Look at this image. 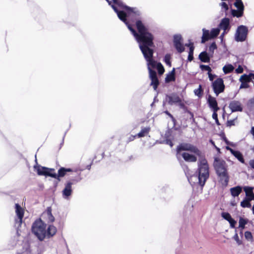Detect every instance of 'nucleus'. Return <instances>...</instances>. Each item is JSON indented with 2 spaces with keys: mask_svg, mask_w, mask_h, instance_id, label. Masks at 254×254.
Segmentation results:
<instances>
[{
  "mask_svg": "<svg viewBox=\"0 0 254 254\" xmlns=\"http://www.w3.org/2000/svg\"><path fill=\"white\" fill-rule=\"evenodd\" d=\"M127 26L128 29L135 37L139 44V48L142 53L145 59L147 62L148 69L149 77L151 80L150 83L155 90L159 85V79L157 76V72L159 73V63L153 59V36L149 32L148 28L142 23L141 20H137L135 22L138 33L133 28V24L129 23V19L132 17H118Z\"/></svg>",
  "mask_w": 254,
  "mask_h": 254,
  "instance_id": "1",
  "label": "nucleus"
},
{
  "mask_svg": "<svg viewBox=\"0 0 254 254\" xmlns=\"http://www.w3.org/2000/svg\"><path fill=\"white\" fill-rule=\"evenodd\" d=\"M177 157L181 156L183 159L188 162H195L197 156L200 157L201 151L195 146L189 143H180L177 147Z\"/></svg>",
  "mask_w": 254,
  "mask_h": 254,
  "instance_id": "2",
  "label": "nucleus"
},
{
  "mask_svg": "<svg viewBox=\"0 0 254 254\" xmlns=\"http://www.w3.org/2000/svg\"><path fill=\"white\" fill-rule=\"evenodd\" d=\"M198 167V176L196 175L191 176L190 177L188 176V179L192 185L197 184L203 187L209 176V167L206 160L204 158L200 159Z\"/></svg>",
  "mask_w": 254,
  "mask_h": 254,
  "instance_id": "3",
  "label": "nucleus"
},
{
  "mask_svg": "<svg viewBox=\"0 0 254 254\" xmlns=\"http://www.w3.org/2000/svg\"><path fill=\"white\" fill-rule=\"evenodd\" d=\"M214 167L217 175L220 178V181L222 184L225 186H227L229 178L225 161L222 159L216 158L214 162Z\"/></svg>",
  "mask_w": 254,
  "mask_h": 254,
  "instance_id": "4",
  "label": "nucleus"
},
{
  "mask_svg": "<svg viewBox=\"0 0 254 254\" xmlns=\"http://www.w3.org/2000/svg\"><path fill=\"white\" fill-rule=\"evenodd\" d=\"M122 5L116 4L114 3L112 7L117 13V16H139L140 11L136 7H130L127 6L121 1Z\"/></svg>",
  "mask_w": 254,
  "mask_h": 254,
  "instance_id": "5",
  "label": "nucleus"
},
{
  "mask_svg": "<svg viewBox=\"0 0 254 254\" xmlns=\"http://www.w3.org/2000/svg\"><path fill=\"white\" fill-rule=\"evenodd\" d=\"M32 232L41 240H43L46 236V225L41 220L35 221L32 226Z\"/></svg>",
  "mask_w": 254,
  "mask_h": 254,
  "instance_id": "6",
  "label": "nucleus"
},
{
  "mask_svg": "<svg viewBox=\"0 0 254 254\" xmlns=\"http://www.w3.org/2000/svg\"><path fill=\"white\" fill-rule=\"evenodd\" d=\"M202 32L203 34L201 37V43H204L208 40L215 38L219 34L220 29L219 28H213L210 32L209 30L203 28Z\"/></svg>",
  "mask_w": 254,
  "mask_h": 254,
  "instance_id": "7",
  "label": "nucleus"
},
{
  "mask_svg": "<svg viewBox=\"0 0 254 254\" xmlns=\"http://www.w3.org/2000/svg\"><path fill=\"white\" fill-rule=\"evenodd\" d=\"M248 32V28L246 26L241 25L237 28L235 39L237 42H243L246 40Z\"/></svg>",
  "mask_w": 254,
  "mask_h": 254,
  "instance_id": "8",
  "label": "nucleus"
},
{
  "mask_svg": "<svg viewBox=\"0 0 254 254\" xmlns=\"http://www.w3.org/2000/svg\"><path fill=\"white\" fill-rule=\"evenodd\" d=\"M36 165L34 166L35 171H36L37 174L39 176H52V173L55 171L54 169L48 168L38 165L37 164V159H35Z\"/></svg>",
  "mask_w": 254,
  "mask_h": 254,
  "instance_id": "9",
  "label": "nucleus"
},
{
  "mask_svg": "<svg viewBox=\"0 0 254 254\" xmlns=\"http://www.w3.org/2000/svg\"><path fill=\"white\" fill-rule=\"evenodd\" d=\"M212 86L213 91L217 96L223 92L225 89L223 80L221 78H218L212 82Z\"/></svg>",
  "mask_w": 254,
  "mask_h": 254,
  "instance_id": "10",
  "label": "nucleus"
},
{
  "mask_svg": "<svg viewBox=\"0 0 254 254\" xmlns=\"http://www.w3.org/2000/svg\"><path fill=\"white\" fill-rule=\"evenodd\" d=\"M173 43L175 48L179 53H181L185 51L183 38L180 34H176L174 36Z\"/></svg>",
  "mask_w": 254,
  "mask_h": 254,
  "instance_id": "11",
  "label": "nucleus"
},
{
  "mask_svg": "<svg viewBox=\"0 0 254 254\" xmlns=\"http://www.w3.org/2000/svg\"><path fill=\"white\" fill-rule=\"evenodd\" d=\"M166 101L168 102L170 105L178 104L182 108L184 106V104L182 102V99L176 94H172L169 95H167L166 97Z\"/></svg>",
  "mask_w": 254,
  "mask_h": 254,
  "instance_id": "12",
  "label": "nucleus"
},
{
  "mask_svg": "<svg viewBox=\"0 0 254 254\" xmlns=\"http://www.w3.org/2000/svg\"><path fill=\"white\" fill-rule=\"evenodd\" d=\"M15 212L18 217L17 219H16L15 220V223H18V226H20L22 223V219L24 216V210L20 206V205L18 203H16L15 204Z\"/></svg>",
  "mask_w": 254,
  "mask_h": 254,
  "instance_id": "13",
  "label": "nucleus"
},
{
  "mask_svg": "<svg viewBox=\"0 0 254 254\" xmlns=\"http://www.w3.org/2000/svg\"><path fill=\"white\" fill-rule=\"evenodd\" d=\"M72 170L70 168H65L64 167H61L58 170V174L57 175L54 172L52 173L51 177L57 179L59 181H60V177H63L65 176L67 172H71Z\"/></svg>",
  "mask_w": 254,
  "mask_h": 254,
  "instance_id": "14",
  "label": "nucleus"
},
{
  "mask_svg": "<svg viewBox=\"0 0 254 254\" xmlns=\"http://www.w3.org/2000/svg\"><path fill=\"white\" fill-rule=\"evenodd\" d=\"M72 184L73 183L71 181H69L65 184V187L62 191L63 197L64 198L67 199L71 194L72 192L71 186Z\"/></svg>",
  "mask_w": 254,
  "mask_h": 254,
  "instance_id": "15",
  "label": "nucleus"
},
{
  "mask_svg": "<svg viewBox=\"0 0 254 254\" xmlns=\"http://www.w3.org/2000/svg\"><path fill=\"white\" fill-rule=\"evenodd\" d=\"M208 103L209 107L212 110L213 112H217L219 110L218 107L217 102L214 97L209 96L208 99Z\"/></svg>",
  "mask_w": 254,
  "mask_h": 254,
  "instance_id": "16",
  "label": "nucleus"
},
{
  "mask_svg": "<svg viewBox=\"0 0 254 254\" xmlns=\"http://www.w3.org/2000/svg\"><path fill=\"white\" fill-rule=\"evenodd\" d=\"M229 107L232 112L242 111L241 103L237 101H231L229 104Z\"/></svg>",
  "mask_w": 254,
  "mask_h": 254,
  "instance_id": "17",
  "label": "nucleus"
},
{
  "mask_svg": "<svg viewBox=\"0 0 254 254\" xmlns=\"http://www.w3.org/2000/svg\"><path fill=\"white\" fill-rule=\"evenodd\" d=\"M219 6L221 7V11L222 12H225V14L226 15V16H227L228 14L229 11H230V12L231 13V14H232L231 10V9H233L232 8V4H230V6L229 7V5L226 2H221L219 3ZM231 16H232V15H231Z\"/></svg>",
  "mask_w": 254,
  "mask_h": 254,
  "instance_id": "18",
  "label": "nucleus"
},
{
  "mask_svg": "<svg viewBox=\"0 0 254 254\" xmlns=\"http://www.w3.org/2000/svg\"><path fill=\"white\" fill-rule=\"evenodd\" d=\"M226 149L228 150H229L231 153L236 157L237 158L241 163H244L245 161L243 158V155L242 153L238 151H235L231 148L230 147L227 146Z\"/></svg>",
  "mask_w": 254,
  "mask_h": 254,
  "instance_id": "19",
  "label": "nucleus"
},
{
  "mask_svg": "<svg viewBox=\"0 0 254 254\" xmlns=\"http://www.w3.org/2000/svg\"><path fill=\"white\" fill-rule=\"evenodd\" d=\"M219 27L224 31L229 30L230 29L229 19L226 17L223 18L219 24Z\"/></svg>",
  "mask_w": 254,
  "mask_h": 254,
  "instance_id": "20",
  "label": "nucleus"
},
{
  "mask_svg": "<svg viewBox=\"0 0 254 254\" xmlns=\"http://www.w3.org/2000/svg\"><path fill=\"white\" fill-rule=\"evenodd\" d=\"M175 80V69L173 68L172 70L169 72L167 75L165 79V83H169Z\"/></svg>",
  "mask_w": 254,
  "mask_h": 254,
  "instance_id": "21",
  "label": "nucleus"
},
{
  "mask_svg": "<svg viewBox=\"0 0 254 254\" xmlns=\"http://www.w3.org/2000/svg\"><path fill=\"white\" fill-rule=\"evenodd\" d=\"M210 56L206 52H202L199 55L200 60L204 63H209L210 62Z\"/></svg>",
  "mask_w": 254,
  "mask_h": 254,
  "instance_id": "22",
  "label": "nucleus"
},
{
  "mask_svg": "<svg viewBox=\"0 0 254 254\" xmlns=\"http://www.w3.org/2000/svg\"><path fill=\"white\" fill-rule=\"evenodd\" d=\"M57 232V228L53 225H50L46 231V236L49 238L54 236Z\"/></svg>",
  "mask_w": 254,
  "mask_h": 254,
  "instance_id": "23",
  "label": "nucleus"
},
{
  "mask_svg": "<svg viewBox=\"0 0 254 254\" xmlns=\"http://www.w3.org/2000/svg\"><path fill=\"white\" fill-rule=\"evenodd\" d=\"M244 190L246 192L247 196H248V198H250V200L254 199V193H253V188L249 187H245L244 188Z\"/></svg>",
  "mask_w": 254,
  "mask_h": 254,
  "instance_id": "24",
  "label": "nucleus"
},
{
  "mask_svg": "<svg viewBox=\"0 0 254 254\" xmlns=\"http://www.w3.org/2000/svg\"><path fill=\"white\" fill-rule=\"evenodd\" d=\"M150 130V128L149 127H142L140 131L136 134V136L138 138L144 137L148 134Z\"/></svg>",
  "mask_w": 254,
  "mask_h": 254,
  "instance_id": "25",
  "label": "nucleus"
},
{
  "mask_svg": "<svg viewBox=\"0 0 254 254\" xmlns=\"http://www.w3.org/2000/svg\"><path fill=\"white\" fill-rule=\"evenodd\" d=\"M242 190V188L240 186H237L230 189L231 193L234 197L238 196L241 193Z\"/></svg>",
  "mask_w": 254,
  "mask_h": 254,
  "instance_id": "26",
  "label": "nucleus"
},
{
  "mask_svg": "<svg viewBox=\"0 0 254 254\" xmlns=\"http://www.w3.org/2000/svg\"><path fill=\"white\" fill-rule=\"evenodd\" d=\"M234 69V66L232 64H229L223 66V71L225 74H227L232 71Z\"/></svg>",
  "mask_w": 254,
  "mask_h": 254,
  "instance_id": "27",
  "label": "nucleus"
},
{
  "mask_svg": "<svg viewBox=\"0 0 254 254\" xmlns=\"http://www.w3.org/2000/svg\"><path fill=\"white\" fill-rule=\"evenodd\" d=\"M217 49V46L215 42H213L209 47L208 54L210 56H212L215 50Z\"/></svg>",
  "mask_w": 254,
  "mask_h": 254,
  "instance_id": "28",
  "label": "nucleus"
},
{
  "mask_svg": "<svg viewBox=\"0 0 254 254\" xmlns=\"http://www.w3.org/2000/svg\"><path fill=\"white\" fill-rule=\"evenodd\" d=\"M251 200H250V198H248L244 200L241 202V206L244 208L248 207L249 208L251 207V205L250 203V201Z\"/></svg>",
  "mask_w": 254,
  "mask_h": 254,
  "instance_id": "29",
  "label": "nucleus"
},
{
  "mask_svg": "<svg viewBox=\"0 0 254 254\" xmlns=\"http://www.w3.org/2000/svg\"><path fill=\"white\" fill-rule=\"evenodd\" d=\"M247 222L248 220L240 217L239 221V227L243 229Z\"/></svg>",
  "mask_w": 254,
  "mask_h": 254,
  "instance_id": "30",
  "label": "nucleus"
},
{
  "mask_svg": "<svg viewBox=\"0 0 254 254\" xmlns=\"http://www.w3.org/2000/svg\"><path fill=\"white\" fill-rule=\"evenodd\" d=\"M240 81H243V82H246L251 81L249 74V75H247V74L242 75L240 78Z\"/></svg>",
  "mask_w": 254,
  "mask_h": 254,
  "instance_id": "31",
  "label": "nucleus"
},
{
  "mask_svg": "<svg viewBox=\"0 0 254 254\" xmlns=\"http://www.w3.org/2000/svg\"><path fill=\"white\" fill-rule=\"evenodd\" d=\"M245 237L249 241H253V236L252 233L249 231L245 233Z\"/></svg>",
  "mask_w": 254,
  "mask_h": 254,
  "instance_id": "32",
  "label": "nucleus"
},
{
  "mask_svg": "<svg viewBox=\"0 0 254 254\" xmlns=\"http://www.w3.org/2000/svg\"><path fill=\"white\" fill-rule=\"evenodd\" d=\"M221 215L224 219L227 220L228 221L232 218L230 214L227 212H223L222 213Z\"/></svg>",
  "mask_w": 254,
  "mask_h": 254,
  "instance_id": "33",
  "label": "nucleus"
},
{
  "mask_svg": "<svg viewBox=\"0 0 254 254\" xmlns=\"http://www.w3.org/2000/svg\"><path fill=\"white\" fill-rule=\"evenodd\" d=\"M170 56L169 55H166L164 58V61L167 65L169 67L171 66V63L170 62Z\"/></svg>",
  "mask_w": 254,
  "mask_h": 254,
  "instance_id": "34",
  "label": "nucleus"
},
{
  "mask_svg": "<svg viewBox=\"0 0 254 254\" xmlns=\"http://www.w3.org/2000/svg\"><path fill=\"white\" fill-rule=\"evenodd\" d=\"M200 68L202 70L208 71V72L211 71V69L208 65L201 64L200 65Z\"/></svg>",
  "mask_w": 254,
  "mask_h": 254,
  "instance_id": "35",
  "label": "nucleus"
},
{
  "mask_svg": "<svg viewBox=\"0 0 254 254\" xmlns=\"http://www.w3.org/2000/svg\"><path fill=\"white\" fill-rule=\"evenodd\" d=\"M212 118L215 120V123H216V124L217 125H220V123L219 122V121H218V117H217V112H213V114H212Z\"/></svg>",
  "mask_w": 254,
  "mask_h": 254,
  "instance_id": "36",
  "label": "nucleus"
},
{
  "mask_svg": "<svg viewBox=\"0 0 254 254\" xmlns=\"http://www.w3.org/2000/svg\"><path fill=\"white\" fill-rule=\"evenodd\" d=\"M233 239L236 241L238 245L242 244V241L239 239V236L237 233H236L233 236Z\"/></svg>",
  "mask_w": 254,
  "mask_h": 254,
  "instance_id": "37",
  "label": "nucleus"
},
{
  "mask_svg": "<svg viewBox=\"0 0 254 254\" xmlns=\"http://www.w3.org/2000/svg\"><path fill=\"white\" fill-rule=\"evenodd\" d=\"M194 92L196 95H197L198 97H200L201 95V85H199V88L195 89Z\"/></svg>",
  "mask_w": 254,
  "mask_h": 254,
  "instance_id": "38",
  "label": "nucleus"
},
{
  "mask_svg": "<svg viewBox=\"0 0 254 254\" xmlns=\"http://www.w3.org/2000/svg\"><path fill=\"white\" fill-rule=\"evenodd\" d=\"M231 228H234L236 224V221L232 218L230 220L228 221Z\"/></svg>",
  "mask_w": 254,
  "mask_h": 254,
  "instance_id": "39",
  "label": "nucleus"
},
{
  "mask_svg": "<svg viewBox=\"0 0 254 254\" xmlns=\"http://www.w3.org/2000/svg\"><path fill=\"white\" fill-rule=\"evenodd\" d=\"M47 219L48 222L52 223L55 221V217L52 214H50L49 216H47Z\"/></svg>",
  "mask_w": 254,
  "mask_h": 254,
  "instance_id": "40",
  "label": "nucleus"
},
{
  "mask_svg": "<svg viewBox=\"0 0 254 254\" xmlns=\"http://www.w3.org/2000/svg\"><path fill=\"white\" fill-rule=\"evenodd\" d=\"M52 213V208L51 207H47L45 214L47 215V216H49Z\"/></svg>",
  "mask_w": 254,
  "mask_h": 254,
  "instance_id": "41",
  "label": "nucleus"
},
{
  "mask_svg": "<svg viewBox=\"0 0 254 254\" xmlns=\"http://www.w3.org/2000/svg\"><path fill=\"white\" fill-rule=\"evenodd\" d=\"M208 77L209 79L212 81L214 79V78L216 77V75L215 74H212L211 73V72H208Z\"/></svg>",
  "mask_w": 254,
  "mask_h": 254,
  "instance_id": "42",
  "label": "nucleus"
},
{
  "mask_svg": "<svg viewBox=\"0 0 254 254\" xmlns=\"http://www.w3.org/2000/svg\"><path fill=\"white\" fill-rule=\"evenodd\" d=\"M241 82H242V83L240 86V88H246L248 87V82L243 81Z\"/></svg>",
  "mask_w": 254,
  "mask_h": 254,
  "instance_id": "43",
  "label": "nucleus"
},
{
  "mask_svg": "<svg viewBox=\"0 0 254 254\" xmlns=\"http://www.w3.org/2000/svg\"><path fill=\"white\" fill-rule=\"evenodd\" d=\"M164 71H165V69H164L163 66L162 65V64L161 63H160V75L163 74Z\"/></svg>",
  "mask_w": 254,
  "mask_h": 254,
  "instance_id": "44",
  "label": "nucleus"
},
{
  "mask_svg": "<svg viewBox=\"0 0 254 254\" xmlns=\"http://www.w3.org/2000/svg\"><path fill=\"white\" fill-rule=\"evenodd\" d=\"M236 71L237 73H242L243 72V68L239 66L236 69Z\"/></svg>",
  "mask_w": 254,
  "mask_h": 254,
  "instance_id": "45",
  "label": "nucleus"
},
{
  "mask_svg": "<svg viewBox=\"0 0 254 254\" xmlns=\"http://www.w3.org/2000/svg\"><path fill=\"white\" fill-rule=\"evenodd\" d=\"M234 120H230L227 122V126H234Z\"/></svg>",
  "mask_w": 254,
  "mask_h": 254,
  "instance_id": "46",
  "label": "nucleus"
},
{
  "mask_svg": "<svg viewBox=\"0 0 254 254\" xmlns=\"http://www.w3.org/2000/svg\"><path fill=\"white\" fill-rule=\"evenodd\" d=\"M193 50H194V47L193 46H191L190 47V51H189V54L190 55H193Z\"/></svg>",
  "mask_w": 254,
  "mask_h": 254,
  "instance_id": "47",
  "label": "nucleus"
},
{
  "mask_svg": "<svg viewBox=\"0 0 254 254\" xmlns=\"http://www.w3.org/2000/svg\"><path fill=\"white\" fill-rule=\"evenodd\" d=\"M249 164L250 166L254 169V159L251 160L249 161Z\"/></svg>",
  "mask_w": 254,
  "mask_h": 254,
  "instance_id": "48",
  "label": "nucleus"
},
{
  "mask_svg": "<svg viewBox=\"0 0 254 254\" xmlns=\"http://www.w3.org/2000/svg\"><path fill=\"white\" fill-rule=\"evenodd\" d=\"M113 3H114L118 5H122L121 4V1L120 0H112Z\"/></svg>",
  "mask_w": 254,
  "mask_h": 254,
  "instance_id": "49",
  "label": "nucleus"
},
{
  "mask_svg": "<svg viewBox=\"0 0 254 254\" xmlns=\"http://www.w3.org/2000/svg\"><path fill=\"white\" fill-rule=\"evenodd\" d=\"M136 136H136V135L134 136L131 135V136H129L128 138V142L133 140L134 139V138H135V137H136Z\"/></svg>",
  "mask_w": 254,
  "mask_h": 254,
  "instance_id": "50",
  "label": "nucleus"
},
{
  "mask_svg": "<svg viewBox=\"0 0 254 254\" xmlns=\"http://www.w3.org/2000/svg\"><path fill=\"white\" fill-rule=\"evenodd\" d=\"M166 143L169 144L171 147H172L173 146V143L170 140H166Z\"/></svg>",
  "mask_w": 254,
  "mask_h": 254,
  "instance_id": "51",
  "label": "nucleus"
},
{
  "mask_svg": "<svg viewBox=\"0 0 254 254\" xmlns=\"http://www.w3.org/2000/svg\"><path fill=\"white\" fill-rule=\"evenodd\" d=\"M193 59V55H190L189 54L188 56V60L189 61H191Z\"/></svg>",
  "mask_w": 254,
  "mask_h": 254,
  "instance_id": "52",
  "label": "nucleus"
},
{
  "mask_svg": "<svg viewBox=\"0 0 254 254\" xmlns=\"http://www.w3.org/2000/svg\"><path fill=\"white\" fill-rule=\"evenodd\" d=\"M81 180V178L79 176L78 177V178L76 179V180H74V179H72L71 181L73 182H78L79 181H80Z\"/></svg>",
  "mask_w": 254,
  "mask_h": 254,
  "instance_id": "53",
  "label": "nucleus"
},
{
  "mask_svg": "<svg viewBox=\"0 0 254 254\" xmlns=\"http://www.w3.org/2000/svg\"><path fill=\"white\" fill-rule=\"evenodd\" d=\"M249 76H250V80H251V81L252 79H254V74H253V73H250V74H249Z\"/></svg>",
  "mask_w": 254,
  "mask_h": 254,
  "instance_id": "54",
  "label": "nucleus"
},
{
  "mask_svg": "<svg viewBox=\"0 0 254 254\" xmlns=\"http://www.w3.org/2000/svg\"><path fill=\"white\" fill-rule=\"evenodd\" d=\"M225 31H224L222 33V34L220 35V38L221 39V40H223V38L224 35H225Z\"/></svg>",
  "mask_w": 254,
  "mask_h": 254,
  "instance_id": "55",
  "label": "nucleus"
},
{
  "mask_svg": "<svg viewBox=\"0 0 254 254\" xmlns=\"http://www.w3.org/2000/svg\"><path fill=\"white\" fill-rule=\"evenodd\" d=\"M106 0L108 2V3H109V5H111L112 6V5L113 4H112V2L113 3V0Z\"/></svg>",
  "mask_w": 254,
  "mask_h": 254,
  "instance_id": "56",
  "label": "nucleus"
},
{
  "mask_svg": "<svg viewBox=\"0 0 254 254\" xmlns=\"http://www.w3.org/2000/svg\"><path fill=\"white\" fill-rule=\"evenodd\" d=\"M165 113L169 115L172 119H173V117L171 114H170L168 111H166Z\"/></svg>",
  "mask_w": 254,
  "mask_h": 254,
  "instance_id": "57",
  "label": "nucleus"
},
{
  "mask_svg": "<svg viewBox=\"0 0 254 254\" xmlns=\"http://www.w3.org/2000/svg\"><path fill=\"white\" fill-rule=\"evenodd\" d=\"M186 46H187V47H190V46H193V44L192 43H190V44H186L185 45Z\"/></svg>",
  "mask_w": 254,
  "mask_h": 254,
  "instance_id": "58",
  "label": "nucleus"
},
{
  "mask_svg": "<svg viewBox=\"0 0 254 254\" xmlns=\"http://www.w3.org/2000/svg\"><path fill=\"white\" fill-rule=\"evenodd\" d=\"M157 100V96H155L154 98V102L151 104V106H153L154 102H156Z\"/></svg>",
  "mask_w": 254,
  "mask_h": 254,
  "instance_id": "59",
  "label": "nucleus"
},
{
  "mask_svg": "<svg viewBox=\"0 0 254 254\" xmlns=\"http://www.w3.org/2000/svg\"><path fill=\"white\" fill-rule=\"evenodd\" d=\"M224 140H225V141L226 143V144H229V141L227 140L226 137L224 138Z\"/></svg>",
  "mask_w": 254,
  "mask_h": 254,
  "instance_id": "60",
  "label": "nucleus"
},
{
  "mask_svg": "<svg viewBox=\"0 0 254 254\" xmlns=\"http://www.w3.org/2000/svg\"><path fill=\"white\" fill-rule=\"evenodd\" d=\"M90 167H91V165H89L87 166V169L89 170L90 169Z\"/></svg>",
  "mask_w": 254,
  "mask_h": 254,
  "instance_id": "61",
  "label": "nucleus"
},
{
  "mask_svg": "<svg viewBox=\"0 0 254 254\" xmlns=\"http://www.w3.org/2000/svg\"><path fill=\"white\" fill-rule=\"evenodd\" d=\"M252 150L254 152V146L252 148Z\"/></svg>",
  "mask_w": 254,
  "mask_h": 254,
  "instance_id": "62",
  "label": "nucleus"
},
{
  "mask_svg": "<svg viewBox=\"0 0 254 254\" xmlns=\"http://www.w3.org/2000/svg\"><path fill=\"white\" fill-rule=\"evenodd\" d=\"M65 134H66V132L64 133V136L65 135Z\"/></svg>",
  "mask_w": 254,
  "mask_h": 254,
  "instance_id": "63",
  "label": "nucleus"
},
{
  "mask_svg": "<svg viewBox=\"0 0 254 254\" xmlns=\"http://www.w3.org/2000/svg\"><path fill=\"white\" fill-rule=\"evenodd\" d=\"M17 254H21V253H18Z\"/></svg>",
  "mask_w": 254,
  "mask_h": 254,
  "instance_id": "64",
  "label": "nucleus"
}]
</instances>
